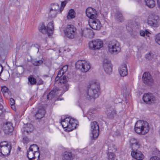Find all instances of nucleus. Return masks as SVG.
<instances>
[{
  "mask_svg": "<svg viewBox=\"0 0 160 160\" xmlns=\"http://www.w3.org/2000/svg\"><path fill=\"white\" fill-rule=\"evenodd\" d=\"M103 67L105 71L110 74L112 71V66L111 61L107 59H104L103 61Z\"/></svg>",
  "mask_w": 160,
  "mask_h": 160,
  "instance_id": "nucleus-13",
  "label": "nucleus"
},
{
  "mask_svg": "<svg viewBox=\"0 0 160 160\" xmlns=\"http://www.w3.org/2000/svg\"><path fill=\"white\" fill-rule=\"evenodd\" d=\"M29 150L30 151H32L33 152H35L36 153H37L39 154V148L38 146L36 144H33L31 145L29 148Z\"/></svg>",
  "mask_w": 160,
  "mask_h": 160,
  "instance_id": "nucleus-33",
  "label": "nucleus"
},
{
  "mask_svg": "<svg viewBox=\"0 0 160 160\" xmlns=\"http://www.w3.org/2000/svg\"><path fill=\"white\" fill-rule=\"evenodd\" d=\"M62 10L63 9L60 8L58 3H52L51 4L48 16L51 18H54L56 17L58 13H61Z\"/></svg>",
  "mask_w": 160,
  "mask_h": 160,
  "instance_id": "nucleus-7",
  "label": "nucleus"
},
{
  "mask_svg": "<svg viewBox=\"0 0 160 160\" xmlns=\"http://www.w3.org/2000/svg\"><path fill=\"white\" fill-rule=\"evenodd\" d=\"M3 70V68L2 65L0 63V76Z\"/></svg>",
  "mask_w": 160,
  "mask_h": 160,
  "instance_id": "nucleus-54",
  "label": "nucleus"
},
{
  "mask_svg": "<svg viewBox=\"0 0 160 160\" xmlns=\"http://www.w3.org/2000/svg\"><path fill=\"white\" fill-rule=\"evenodd\" d=\"M153 55L154 54L150 52L145 55V58L149 60H150L153 58Z\"/></svg>",
  "mask_w": 160,
  "mask_h": 160,
  "instance_id": "nucleus-45",
  "label": "nucleus"
},
{
  "mask_svg": "<svg viewBox=\"0 0 160 160\" xmlns=\"http://www.w3.org/2000/svg\"><path fill=\"white\" fill-rule=\"evenodd\" d=\"M108 48L109 52L112 54H117L121 50V48L119 42L114 40L109 42Z\"/></svg>",
  "mask_w": 160,
  "mask_h": 160,
  "instance_id": "nucleus-4",
  "label": "nucleus"
},
{
  "mask_svg": "<svg viewBox=\"0 0 160 160\" xmlns=\"http://www.w3.org/2000/svg\"><path fill=\"white\" fill-rule=\"evenodd\" d=\"M118 71L120 76L123 77L128 74V69L126 64H123L120 66L118 68Z\"/></svg>",
  "mask_w": 160,
  "mask_h": 160,
  "instance_id": "nucleus-19",
  "label": "nucleus"
},
{
  "mask_svg": "<svg viewBox=\"0 0 160 160\" xmlns=\"http://www.w3.org/2000/svg\"><path fill=\"white\" fill-rule=\"evenodd\" d=\"M11 105L12 108L14 110L15 109V106H14V105Z\"/></svg>",
  "mask_w": 160,
  "mask_h": 160,
  "instance_id": "nucleus-60",
  "label": "nucleus"
},
{
  "mask_svg": "<svg viewBox=\"0 0 160 160\" xmlns=\"http://www.w3.org/2000/svg\"><path fill=\"white\" fill-rule=\"evenodd\" d=\"M100 86L99 83L96 81H92L88 87V91L84 94L85 98L88 100L94 101L100 94Z\"/></svg>",
  "mask_w": 160,
  "mask_h": 160,
  "instance_id": "nucleus-1",
  "label": "nucleus"
},
{
  "mask_svg": "<svg viewBox=\"0 0 160 160\" xmlns=\"http://www.w3.org/2000/svg\"><path fill=\"white\" fill-rule=\"evenodd\" d=\"M82 152L83 154H86L88 153V151L86 148L83 149L82 151Z\"/></svg>",
  "mask_w": 160,
  "mask_h": 160,
  "instance_id": "nucleus-53",
  "label": "nucleus"
},
{
  "mask_svg": "<svg viewBox=\"0 0 160 160\" xmlns=\"http://www.w3.org/2000/svg\"><path fill=\"white\" fill-rule=\"evenodd\" d=\"M75 67L83 72H87L91 68V65L89 62L85 60H78L75 63Z\"/></svg>",
  "mask_w": 160,
  "mask_h": 160,
  "instance_id": "nucleus-5",
  "label": "nucleus"
},
{
  "mask_svg": "<svg viewBox=\"0 0 160 160\" xmlns=\"http://www.w3.org/2000/svg\"><path fill=\"white\" fill-rule=\"evenodd\" d=\"M117 20L118 21L122 22L124 21V18L122 14L119 11H117L116 13Z\"/></svg>",
  "mask_w": 160,
  "mask_h": 160,
  "instance_id": "nucleus-35",
  "label": "nucleus"
},
{
  "mask_svg": "<svg viewBox=\"0 0 160 160\" xmlns=\"http://www.w3.org/2000/svg\"><path fill=\"white\" fill-rule=\"evenodd\" d=\"M43 76L45 77H48V76L47 75H44Z\"/></svg>",
  "mask_w": 160,
  "mask_h": 160,
  "instance_id": "nucleus-61",
  "label": "nucleus"
},
{
  "mask_svg": "<svg viewBox=\"0 0 160 160\" xmlns=\"http://www.w3.org/2000/svg\"><path fill=\"white\" fill-rule=\"evenodd\" d=\"M23 140L25 141V143H27V142L28 141V138L26 137L24 138H23Z\"/></svg>",
  "mask_w": 160,
  "mask_h": 160,
  "instance_id": "nucleus-55",
  "label": "nucleus"
},
{
  "mask_svg": "<svg viewBox=\"0 0 160 160\" xmlns=\"http://www.w3.org/2000/svg\"><path fill=\"white\" fill-rule=\"evenodd\" d=\"M59 81L58 83L61 84H65L68 81L67 78H66L65 75L62 77V76L60 77V79L58 81Z\"/></svg>",
  "mask_w": 160,
  "mask_h": 160,
  "instance_id": "nucleus-37",
  "label": "nucleus"
},
{
  "mask_svg": "<svg viewBox=\"0 0 160 160\" xmlns=\"http://www.w3.org/2000/svg\"><path fill=\"white\" fill-rule=\"evenodd\" d=\"M89 46L91 49H99L103 46V42L100 39L93 40L89 43Z\"/></svg>",
  "mask_w": 160,
  "mask_h": 160,
  "instance_id": "nucleus-10",
  "label": "nucleus"
},
{
  "mask_svg": "<svg viewBox=\"0 0 160 160\" xmlns=\"http://www.w3.org/2000/svg\"><path fill=\"white\" fill-rule=\"evenodd\" d=\"M147 23L148 25L152 27H158L160 24L159 17L154 14H149L147 19Z\"/></svg>",
  "mask_w": 160,
  "mask_h": 160,
  "instance_id": "nucleus-6",
  "label": "nucleus"
},
{
  "mask_svg": "<svg viewBox=\"0 0 160 160\" xmlns=\"http://www.w3.org/2000/svg\"><path fill=\"white\" fill-rule=\"evenodd\" d=\"M11 146L10 144H9L6 141L1 142L0 143V147H7Z\"/></svg>",
  "mask_w": 160,
  "mask_h": 160,
  "instance_id": "nucleus-44",
  "label": "nucleus"
},
{
  "mask_svg": "<svg viewBox=\"0 0 160 160\" xmlns=\"http://www.w3.org/2000/svg\"><path fill=\"white\" fill-rule=\"evenodd\" d=\"M93 113L94 112L92 113L91 111L88 112L87 117L89 120H92L94 118L95 115Z\"/></svg>",
  "mask_w": 160,
  "mask_h": 160,
  "instance_id": "nucleus-38",
  "label": "nucleus"
},
{
  "mask_svg": "<svg viewBox=\"0 0 160 160\" xmlns=\"http://www.w3.org/2000/svg\"><path fill=\"white\" fill-rule=\"evenodd\" d=\"M142 99L146 103L150 104L154 103L155 98L153 94L146 93L143 95Z\"/></svg>",
  "mask_w": 160,
  "mask_h": 160,
  "instance_id": "nucleus-12",
  "label": "nucleus"
},
{
  "mask_svg": "<svg viewBox=\"0 0 160 160\" xmlns=\"http://www.w3.org/2000/svg\"><path fill=\"white\" fill-rule=\"evenodd\" d=\"M87 16L90 19L96 18L97 17V12L92 8H88L86 11Z\"/></svg>",
  "mask_w": 160,
  "mask_h": 160,
  "instance_id": "nucleus-16",
  "label": "nucleus"
},
{
  "mask_svg": "<svg viewBox=\"0 0 160 160\" xmlns=\"http://www.w3.org/2000/svg\"><path fill=\"white\" fill-rule=\"evenodd\" d=\"M142 78L144 83L146 84L150 85L153 82V80L148 72H145L143 75Z\"/></svg>",
  "mask_w": 160,
  "mask_h": 160,
  "instance_id": "nucleus-17",
  "label": "nucleus"
},
{
  "mask_svg": "<svg viewBox=\"0 0 160 160\" xmlns=\"http://www.w3.org/2000/svg\"><path fill=\"white\" fill-rule=\"evenodd\" d=\"M131 155L134 158L138 160H142L144 158V155L142 152L138 150L132 151Z\"/></svg>",
  "mask_w": 160,
  "mask_h": 160,
  "instance_id": "nucleus-20",
  "label": "nucleus"
},
{
  "mask_svg": "<svg viewBox=\"0 0 160 160\" xmlns=\"http://www.w3.org/2000/svg\"><path fill=\"white\" fill-rule=\"evenodd\" d=\"M20 149H21V148H19H19H18V149H19V150Z\"/></svg>",
  "mask_w": 160,
  "mask_h": 160,
  "instance_id": "nucleus-62",
  "label": "nucleus"
},
{
  "mask_svg": "<svg viewBox=\"0 0 160 160\" xmlns=\"http://www.w3.org/2000/svg\"><path fill=\"white\" fill-rule=\"evenodd\" d=\"M36 153L33 152L32 151H30V150H29V151H28L27 156L29 160H32L35 159L36 158L35 155ZM39 157L40 153H39L38 155V157L37 160H39Z\"/></svg>",
  "mask_w": 160,
  "mask_h": 160,
  "instance_id": "nucleus-25",
  "label": "nucleus"
},
{
  "mask_svg": "<svg viewBox=\"0 0 160 160\" xmlns=\"http://www.w3.org/2000/svg\"><path fill=\"white\" fill-rule=\"evenodd\" d=\"M75 12L73 9H70L69 10L67 16V19H70L73 18L75 17Z\"/></svg>",
  "mask_w": 160,
  "mask_h": 160,
  "instance_id": "nucleus-32",
  "label": "nucleus"
},
{
  "mask_svg": "<svg viewBox=\"0 0 160 160\" xmlns=\"http://www.w3.org/2000/svg\"><path fill=\"white\" fill-rule=\"evenodd\" d=\"M89 31H90V29H86V30H82V32L81 33V35L84 36H86L87 35V34L86 33L88 32Z\"/></svg>",
  "mask_w": 160,
  "mask_h": 160,
  "instance_id": "nucleus-47",
  "label": "nucleus"
},
{
  "mask_svg": "<svg viewBox=\"0 0 160 160\" xmlns=\"http://www.w3.org/2000/svg\"><path fill=\"white\" fill-rule=\"evenodd\" d=\"M3 46V44L2 43L0 42V48H2Z\"/></svg>",
  "mask_w": 160,
  "mask_h": 160,
  "instance_id": "nucleus-58",
  "label": "nucleus"
},
{
  "mask_svg": "<svg viewBox=\"0 0 160 160\" xmlns=\"http://www.w3.org/2000/svg\"><path fill=\"white\" fill-rule=\"evenodd\" d=\"M146 5L150 8H154L155 5V2L154 0H144Z\"/></svg>",
  "mask_w": 160,
  "mask_h": 160,
  "instance_id": "nucleus-30",
  "label": "nucleus"
},
{
  "mask_svg": "<svg viewBox=\"0 0 160 160\" xmlns=\"http://www.w3.org/2000/svg\"><path fill=\"white\" fill-rule=\"evenodd\" d=\"M157 2L158 7L160 8V0H157Z\"/></svg>",
  "mask_w": 160,
  "mask_h": 160,
  "instance_id": "nucleus-57",
  "label": "nucleus"
},
{
  "mask_svg": "<svg viewBox=\"0 0 160 160\" xmlns=\"http://www.w3.org/2000/svg\"><path fill=\"white\" fill-rule=\"evenodd\" d=\"M11 146L0 147V156L2 157H5L10 154Z\"/></svg>",
  "mask_w": 160,
  "mask_h": 160,
  "instance_id": "nucleus-14",
  "label": "nucleus"
},
{
  "mask_svg": "<svg viewBox=\"0 0 160 160\" xmlns=\"http://www.w3.org/2000/svg\"><path fill=\"white\" fill-rule=\"evenodd\" d=\"M54 28V25L53 21L49 22L47 27V34L48 36H50L52 34Z\"/></svg>",
  "mask_w": 160,
  "mask_h": 160,
  "instance_id": "nucleus-24",
  "label": "nucleus"
},
{
  "mask_svg": "<svg viewBox=\"0 0 160 160\" xmlns=\"http://www.w3.org/2000/svg\"><path fill=\"white\" fill-rule=\"evenodd\" d=\"M140 34L141 36H145V32L143 30H141L140 31Z\"/></svg>",
  "mask_w": 160,
  "mask_h": 160,
  "instance_id": "nucleus-52",
  "label": "nucleus"
},
{
  "mask_svg": "<svg viewBox=\"0 0 160 160\" xmlns=\"http://www.w3.org/2000/svg\"><path fill=\"white\" fill-rule=\"evenodd\" d=\"M5 112V109L3 108V106L0 103V117H2L4 115Z\"/></svg>",
  "mask_w": 160,
  "mask_h": 160,
  "instance_id": "nucleus-42",
  "label": "nucleus"
},
{
  "mask_svg": "<svg viewBox=\"0 0 160 160\" xmlns=\"http://www.w3.org/2000/svg\"><path fill=\"white\" fill-rule=\"evenodd\" d=\"M2 92L5 97L6 98L8 96H10L11 93L8 89L5 86L1 87Z\"/></svg>",
  "mask_w": 160,
  "mask_h": 160,
  "instance_id": "nucleus-29",
  "label": "nucleus"
},
{
  "mask_svg": "<svg viewBox=\"0 0 160 160\" xmlns=\"http://www.w3.org/2000/svg\"><path fill=\"white\" fill-rule=\"evenodd\" d=\"M39 31L42 33H47V28L45 26L43 23L40 24L39 26Z\"/></svg>",
  "mask_w": 160,
  "mask_h": 160,
  "instance_id": "nucleus-34",
  "label": "nucleus"
},
{
  "mask_svg": "<svg viewBox=\"0 0 160 160\" xmlns=\"http://www.w3.org/2000/svg\"><path fill=\"white\" fill-rule=\"evenodd\" d=\"M76 122L75 119L69 117H67L62 119L61 123L64 128H68L69 129V130L72 131L76 128Z\"/></svg>",
  "mask_w": 160,
  "mask_h": 160,
  "instance_id": "nucleus-3",
  "label": "nucleus"
},
{
  "mask_svg": "<svg viewBox=\"0 0 160 160\" xmlns=\"http://www.w3.org/2000/svg\"><path fill=\"white\" fill-rule=\"evenodd\" d=\"M67 3V1L65 0L61 2V7L60 8H62V9H63V8L65 6Z\"/></svg>",
  "mask_w": 160,
  "mask_h": 160,
  "instance_id": "nucleus-48",
  "label": "nucleus"
},
{
  "mask_svg": "<svg viewBox=\"0 0 160 160\" xmlns=\"http://www.w3.org/2000/svg\"><path fill=\"white\" fill-rule=\"evenodd\" d=\"M150 160H160L159 158L157 156H153L152 157Z\"/></svg>",
  "mask_w": 160,
  "mask_h": 160,
  "instance_id": "nucleus-51",
  "label": "nucleus"
},
{
  "mask_svg": "<svg viewBox=\"0 0 160 160\" xmlns=\"http://www.w3.org/2000/svg\"><path fill=\"white\" fill-rule=\"evenodd\" d=\"M43 84V81L41 80H40L39 82H38V85H39L42 84Z\"/></svg>",
  "mask_w": 160,
  "mask_h": 160,
  "instance_id": "nucleus-56",
  "label": "nucleus"
},
{
  "mask_svg": "<svg viewBox=\"0 0 160 160\" xmlns=\"http://www.w3.org/2000/svg\"><path fill=\"white\" fill-rule=\"evenodd\" d=\"M108 160H114L115 158V155L111 152H108Z\"/></svg>",
  "mask_w": 160,
  "mask_h": 160,
  "instance_id": "nucleus-41",
  "label": "nucleus"
},
{
  "mask_svg": "<svg viewBox=\"0 0 160 160\" xmlns=\"http://www.w3.org/2000/svg\"><path fill=\"white\" fill-rule=\"evenodd\" d=\"M28 80L31 85H32L36 84L37 83V81L35 78L31 76L28 77Z\"/></svg>",
  "mask_w": 160,
  "mask_h": 160,
  "instance_id": "nucleus-36",
  "label": "nucleus"
},
{
  "mask_svg": "<svg viewBox=\"0 0 160 160\" xmlns=\"http://www.w3.org/2000/svg\"><path fill=\"white\" fill-rule=\"evenodd\" d=\"M91 131L92 134V140L96 139L98 136L99 127L96 122H93L91 123Z\"/></svg>",
  "mask_w": 160,
  "mask_h": 160,
  "instance_id": "nucleus-9",
  "label": "nucleus"
},
{
  "mask_svg": "<svg viewBox=\"0 0 160 160\" xmlns=\"http://www.w3.org/2000/svg\"><path fill=\"white\" fill-rule=\"evenodd\" d=\"M10 104L11 105H14L15 104V100L13 98H11L10 99Z\"/></svg>",
  "mask_w": 160,
  "mask_h": 160,
  "instance_id": "nucleus-50",
  "label": "nucleus"
},
{
  "mask_svg": "<svg viewBox=\"0 0 160 160\" xmlns=\"http://www.w3.org/2000/svg\"><path fill=\"white\" fill-rule=\"evenodd\" d=\"M60 90L58 89V88H55L51 92L47 95V99L48 100H51L54 98L55 96H59V92Z\"/></svg>",
  "mask_w": 160,
  "mask_h": 160,
  "instance_id": "nucleus-18",
  "label": "nucleus"
},
{
  "mask_svg": "<svg viewBox=\"0 0 160 160\" xmlns=\"http://www.w3.org/2000/svg\"><path fill=\"white\" fill-rule=\"evenodd\" d=\"M89 24L90 27L94 30H99L101 28V23L100 21L96 18L90 19Z\"/></svg>",
  "mask_w": 160,
  "mask_h": 160,
  "instance_id": "nucleus-11",
  "label": "nucleus"
},
{
  "mask_svg": "<svg viewBox=\"0 0 160 160\" xmlns=\"http://www.w3.org/2000/svg\"><path fill=\"white\" fill-rule=\"evenodd\" d=\"M34 129V127L32 124H27L24 127V133L26 132L27 133L32 132Z\"/></svg>",
  "mask_w": 160,
  "mask_h": 160,
  "instance_id": "nucleus-28",
  "label": "nucleus"
},
{
  "mask_svg": "<svg viewBox=\"0 0 160 160\" xmlns=\"http://www.w3.org/2000/svg\"><path fill=\"white\" fill-rule=\"evenodd\" d=\"M105 147L107 148L108 150L113 151V150H116V148L115 146L112 142H109L108 141L105 143Z\"/></svg>",
  "mask_w": 160,
  "mask_h": 160,
  "instance_id": "nucleus-26",
  "label": "nucleus"
},
{
  "mask_svg": "<svg viewBox=\"0 0 160 160\" xmlns=\"http://www.w3.org/2000/svg\"><path fill=\"white\" fill-rule=\"evenodd\" d=\"M155 42L158 45H160V33L156 34L154 36Z\"/></svg>",
  "mask_w": 160,
  "mask_h": 160,
  "instance_id": "nucleus-39",
  "label": "nucleus"
},
{
  "mask_svg": "<svg viewBox=\"0 0 160 160\" xmlns=\"http://www.w3.org/2000/svg\"><path fill=\"white\" fill-rule=\"evenodd\" d=\"M45 113V111L44 108H40L35 114V117L37 119H40L44 117Z\"/></svg>",
  "mask_w": 160,
  "mask_h": 160,
  "instance_id": "nucleus-23",
  "label": "nucleus"
},
{
  "mask_svg": "<svg viewBox=\"0 0 160 160\" xmlns=\"http://www.w3.org/2000/svg\"><path fill=\"white\" fill-rule=\"evenodd\" d=\"M149 130L148 123L146 121L140 120L136 123L134 130L136 132L141 135H144L147 133Z\"/></svg>",
  "mask_w": 160,
  "mask_h": 160,
  "instance_id": "nucleus-2",
  "label": "nucleus"
},
{
  "mask_svg": "<svg viewBox=\"0 0 160 160\" xmlns=\"http://www.w3.org/2000/svg\"><path fill=\"white\" fill-rule=\"evenodd\" d=\"M74 156L72 155L71 152H64L62 156V159L66 160H70L72 159Z\"/></svg>",
  "mask_w": 160,
  "mask_h": 160,
  "instance_id": "nucleus-27",
  "label": "nucleus"
},
{
  "mask_svg": "<svg viewBox=\"0 0 160 160\" xmlns=\"http://www.w3.org/2000/svg\"><path fill=\"white\" fill-rule=\"evenodd\" d=\"M149 32L148 31H147V30H145V34H146L147 35H148V34L149 33Z\"/></svg>",
  "mask_w": 160,
  "mask_h": 160,
  "instance_id": "nucleus-59",
  "label": "nucleus"
},
{
  "mask_svg": "<svg viewBox=\"0 0 160 160\" xmlns=\"http://www.w3.org/2000/svg\"><path fill=\"white\" fill-rule=\"evenodd\" d=\"M68 65L63 66L62 68L58 71L57 76L55 79V82L58 81L60 77L63 75L66 72L68 69Z\"/></svg>",
  "mask_w": 160,
  "mask_h": 160,
  "instance_id": "nucleus-21",
  "label": "nucleus"
},
{
  "mask_svg": "<svg viewBox=\"0 0 160 160\" xmlns=\"http://www.w3.org/2000/svg\"><path fill=\"white\" fill-rule=\"evenodd\" d=\"M131 145L132 149V151H135L138 150L137 149L139 148V144H138V143H136Z\"/></svg>",
  "mask_w": 160,
  "mask_h": 160,
  "instance_id": "nucleus-43",
  "label": "nucleus"
},
{
  "mask_svg": "<svg viewBox=\"0 0 160 160\" xmlns=\"http://www.w3.org/2000/svg\"><path fill=\"white\" fill-rule=\"evenodd\" d=\"M43 62V61L42 60L38 61L33 60L32 61V63L35 66H39Z\"/></svg>",
  "mask_w": 160,
  "mask_h": 160,
  "instance_id": "nucleus-40",
  "label": "nucleus"
},
{
  "mask_svg": "<svg viewBox=\"0 0 160 160\" xmlns=\"http://www.w3.org/2000/svg\"><path fill=\"white\" fill-rule=\"evenodd\" d=\"M62 88L65 91H66L68 90L69 88V86L68 85L64 84L62 86Z\"/></svg>",
  "mask_w": 160,
  "mask_h": 160,
  "instance_id": "nucleus-49",
  "label": "nucleus"
},
{
  "mask_svg": "<svg viewBox=\"0 0 160 160\" xmlns=\"http://www.w3.org/2000/svg\"><path fill=\"white\" fill-rule=\"evenodd\" d=\"M3 131L6 134L11 133L14 130L12 123L10 122H7L4 124L3 126Z\"/></svg>",
  "mask_w": 160,
  "mask_h": 160,
  "instance_id": "nucleus-15",
  "label": "nucleus"
},
{
  "mask_svg": "<svg viewBox=\"0 0 160 160\" xmlns=\"http://www.w3.org/2000/svg\"><path fill=\"white\" fill-rule=\"evenodd\" d=\"M130 142L131 145L138 143V140L134 138H131L130 139Z\"/></svg>",
  "mask_w": 160,
  "mask_h": 160,
  "instance_id": "nucleus-46",
  "label": "nucleus"
},
{
  "mask_svg": "<svg viewBox=\"0 0 160 160\" xmlns=\"http://www.w3.org/2000/svg\"><path fill=\"white\" fill-rule=\"evenodd\" d=\"M106 113L107 114V116L108 118L109 119L113 118H114V116L116 114V111L114 110H108L107 111Z\"/></svg>",
  "mask_w": 160,
  "mask_h": 160,
  "instance_id": "nucleus-31",
  "label": "nucleus"
},
{
  "mask_svg": "<svg viewBox=\"0 0 160 160\" xmlns=\"http://www.w3.org/2000/svg\"><path fill=\"white\" fill-rule=\"evenodd\" d=\"M138 24L135 21H129L126 25V28L128 31H131L138 28Z\"/></svg>",
  "mask_w": 160,
  "mask_h": 160,
  "instance_id": "nucleus-22",
  "label": "nucleus"
},
{
  "mask_svg": "<svg viewBox=\"0 0 160 160\" xmlns=\"http://www.w3.org/2000/svg\"><path fill=\"white\" fill-rule=\"evenodd\" d=\"M64 34L67 38H73L76 33V28L72 25H68L64 30Z\"/></svg>",
  "mask_w": 160,
  "mask_h": 160,
  "instance_id": "nucleus-8",
  "label": "nucleus"
}]
</instances>
